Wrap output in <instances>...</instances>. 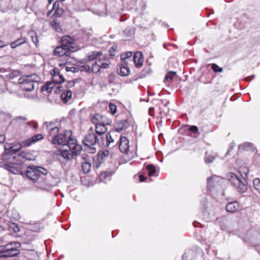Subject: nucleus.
I'll list each match as a JSON object with an SVG mask.
<instances>
[{
	"mask_svg": "<svg viewBox=\"0 0 260 260\" xmlns=\"http://www.w3.org/2000/svg\"><path fill=\"white\" fill-rule=\"evenodd\" d=\"M131 31V29H125L123 32L125 34H127L128 32H130Z\"/></svg>",
	"mask_w": 260,
	"mask_h": 260,
	"instance_id": "55",
	"label": "nucleus"
},
{
	"mask_svg": "<svg viewBox=\"0 0 260 260\" xmlns=\"http://www.w3.org/2000/svg\"><path fill=\"white\" fill-rule=\"evenodd\" d=\"M52 26L53 28L56 31L60 32L61 30V28L59 23L55 21H53L52 23Z\"/></svg>",
	"mask_w": 260,
	"mask_h": 260,
	"instance_id": "39",
	"label": "nucleus"
},
{
	"mask_svg": "<svg viewBox=\"0 0 260 260\" xmlns=\"http://www.w3.org/2000/svg\"><path fill=\"white\" fill-rule=\"evenodd\" d=\"M132 55V52H127L126 53H124L121 54V59L122 61H126V62L128 63L129 61H131V59L129 58L131 57Z\"/></svg>",
	"mask_w": 260,
	"mask_h": 260,
	"instance_id": "26",
	"label": "nucleus"
},
{
	"mask_svg": "<svg viewBox=\"0 0 260 260\" xmlns=\"http://www.w3.org/2000/svg\"><path fill=\"white\" fill-rule=\"evenodd\" d=\"M72 96V92L70 90H64L61 94V98L62 101L67 103L71 99Z\"/></svg>",
	"mask_w": 260,
	"mask_h": 260,
	"instance_id": "23",
	"label": "nucleus"
},
{
	"mask_svg": "<svg viewBox=\"0 0 260 260\" xmlns=\"http://www.w3.org/2000/svg\"><path fill=\"white\" fill-rule=\"evenodd\" d=\"M116 52V46H112L109 49V55L111 56H114L115 55Z\"/></svg>",
	"mask_w": 260,
	"mask_h": 260,
	"instance_id": "41",
	"label": "nucleus"
},
{
	"mask_svg": "<svg viewBox=\"0 0 260 260\" xmlns=\"http://www.w3.org/2000/svg\"><path fill=\"white\" fill-rule=\"evenodd\" d=\"M139 179H140V181L141 182H143V181H145V180L146 179V178L143 175H141L139 176Z\"/></svg>",
	"mask_w": 260,
	"mask_h": 260,
	"instance_id": "50",
	"label": "nucleus"
},
{
	"mask_svg": "<svg viewBox=\"0 0 260 260\" xmlns=\"http://www.w3.org/2000/svg\"><path fill=\"white\" fill-rule=\"evenodd\" d=\"M220 178L216 176H212L207 178V187L209 189H211L212 188L216 186L219 181Z\"/></svg>",
	"mask_w": 260,
	"mask_h": 260,
	"instance_id": "19",
	"label": "nucleus"
},
{
	"mask_svg": "<svg viewBox=\"0 0 260 260\" xmlns=\"http://www.w3.org/2000/svg\"><path fill=\"white\" fill-rule=\"evenodd\" d=\"M98 54H99V57H100L101 56H102L103 55V53L99 51Z\"/></svg>",
	"mask_w": 260,
	"mask_h": 260,
	"instance_id": "56",
	"label": "nucleus"
},
{
	"mask_svg": "<svg viewBox=\"0 0 260 260\" xmlns=\"http://www.w3.org/2000/svg\"><path fill=\"white\" fill-rule=\"evenodd\" d=\"M211 69L215 72V73H221L222 72L223 69L222 68L219 67L218 65L215 63H212L211 64Z\"/></svg>",
	"mask_w": 260,
	"mask_h": 260,
	"instance_id": "37",
	"label": "nucleus"
},
{
	"mask_svg": "<svg viewBox=\"0 0 260 260\" xmlns=\"http://www.w3.org/2000/svg\"><path fill=\"white\" fill-rule=\"evenodd\" d=\"M253 183L254 189L260 194V180L258 178H255Z\"/></svg>",
	"mask_w": 260,
	"mask_h": 260,
	"instance_id": "33",
	"label": "nucleus"
},
{
	"mask_svg": "<svg viewBox=\"0 0 260 260\" xmlns=\"http://www.w3.org/2000/svg\"><path fill=\"white\" fill-rule=\"evenodd\" d=\"M40 78L36 74L23 76L19 79V83L22 90L31 91L34 89L35 83L40 81Z\"/></svg>",
	"mask_w": 260,
	"mask_h": 260,
	"instance_id": "3",
	"label": "nucleus"
},
{
	"mask_svg": "<svg viewBox=\"0 0 260 260\" xmlns=\"http://www.w3.org/2000/svg\"><path fill=\"white\" fill-rule=\"evenodd\" d=\"M59 128L57 127L51 128L49 133V137L50 138L51 141L54 139V138L58 135Z\"/></svg>",
	"mask_w": 260,
	"mask_h": 260,
	"instance_id": "25",
	"label": "nucleus"
},
{
	"mask_svg": "<svg viewBox=\"0 0 260 260\" xmlns=\"http://www.w3.org/2000/svg\"><path fill=\"white\" fill-rule=\"evenodd\" d=\"M43 138V137L41 134H39L35 135L31 138L23 141L21 143H19V148H21L22 147H28L31 144L42 140Z\"/></svg>",
	"mask_w": 260,
	"mask_h": 260,
	"instance_id": "9",
	"label": "nucleus"
},
{
	"mask_svg": "<svg viewBox=\"0 0 260 260\" xmlns=\"http://www.w3.org/2000/svg\"><path fill=\"white\" fill-rule=\"evenodd\" d=\"M97 141V137L93 134H89L83 140L84 145L89 148V150L91 153H95L96 151L95 147H93L95 145Z\"/></svg>",
	"mask_w": 260,
	"mask_h": 260,
	"instance_id": "7",
	"label": "nucleus"
},
{
	"mask_svg": "<svg viewBox=\"0 0 260 260\" xmlns=\"http://www.w3.org/2000/svg\"><path fill=\"white\" fill-rule=\"evenodd\" d=\"M10 227L12 228L14 232H15V233H18L20 231L19 227L16 223H12L10 225Z\"/></svg>",
	"mask_w": 260,
	"mask_h": 260,
	"instance_id": "42",
	"label": "nucleus"
},
{
	"mask_svg": "<svg viewBox=\"0 0 260 260\" xmlns=\"http://www.w3.org/2000/svg\"><path fill=\"white\" fill-rule=\"evenodd\" d=\"M65 0H60V2H64Z\"/></svg>",
	"mask_w": 260,
	"mask_h": 260,
	"instance_id": "57",
	"label": "nucleus"
},
{
	"mask_svg": "<svg viewBox=\"0 0 260 260\" xmlns=\"http://www.w3.org/2000/svg\"><path fill=\"white\" fill-rule=\"evenodd\" d=\"M100 136L101 141L100 142L99 139V145L108 147L110 143L114 141L109 133H107L105 135H100Z\"/></svg>",
	"mask_w": 260,
	"mask_h": 260,
	"instance_id": "13",
	"label": "nucleus"
},
{
	"mask_svg": "<svg viewBox=\"0 0 260 260\" xmlns=\"http://www.w3.org/2000/svg\"><path fill=\"white\" fill-rule=\"evenodd\" d=\"M189 131L194 133H197L198 132V128L194 125L191 126L189 128Z\"/></svg>",
	"mask_w": 260,
	"mask_h": 260,
	"instance_id": "46",
	"label": "nucleus"
},
{
	"mask_svg": "<svg viewBox=\"0 0 260 260\" xmlns=\"http://www.w3.org/2000/svg\"><path fill=\"white\" fill-rule=\"evenodd\" d=\"M60 87V86H57V87H56V88H59Z\"/></svg>",
	"mask_w": 260,
	"mask_h": 260,
	"instance_id": "58",
	"label": "nucleus"
},
{
	"mask_svg": "<svg viewBox=\"0 0 260 260\" xmlns=\"http://www.w3.org/2000/svg\"><path fill=\"white\" fill-rule=\"evenodd\" d=\"M255 76L254 75H252L250 77H247L245 80L246 81H250L252 79H253L254 78Z\"/></svg>",
	"mask_w": 260,
	"mask_h": 260,
	"instance_id": "52",
	"label": "nucleus"
},
{
	"mask_svg": "<svg viewBox=\"0 0 260 260\" xmlns=\"http://www.w3.org/2000/svg\"><path fill=\"white\" fill-rule=\"evenodd\" d=\"M59 2H56L54 4H53V9L54 10L56 9H58V7H59Z\"/></svg>",
	"mask_w": 260,
	"mask_h": 260,
	"instance_id": "49",
	"label": "nucleus"
},
{
	"mask_svg": "<svg viewBox=\"0 0 260 260\" xmlns=\"http://www.w3.org/2000/svg\"><path fill=\"white\" fill-rule=\"evenodd\" d=\"M7 45L5 44V42L3 40H0V48H3L6 46Z\"/></svg>",
	"mask_w": 260,
	"mask_h": 260,
	"instance_id": "51",
	"label": "nucleus"
},
{
	"mask_svg": "<svg viewBox=\"0 0 260 260\" xmlns=\"http://www.w3.org/2000/svg\"><path fill=\"white\" fill-rule=\"evenodd\" d=\"M71 48H68L62 46H57L53 51V55L58 57H63L66 59L71 55Z\"/></svg>",
	"mask_w": 260,
	"mask_h": 260,
	"instance_id": "8",
	"label": "nucleus"
},
{
	"mask_svg": "<svg viewBox=\"0 0 260 260\" xmlns=\"http://www.w3.org/2000/svg\"><path fill=\"white\" fill-rule=\"evenodd\" d=\"M31 153L23 151L16 156H14L13 158L16 159V161L18 160L20 162L22 163L23 159L31 160Z\"/></svg>",
	"mask_w": 260,
	"mask_h": 260,
	"instance_id": "20",
	"label": "nucleus"
},
{
	"mask_svg": "<svg viewBox=\"0 0 260 260\" xmlns=\"http://www.w3.org/2000/svg\"><path fill=\"white\" fill-rule=\"evenodd\" d=\"M48 173V171L44 168L33 166L32 167H27L25 170L24 175L33 182L35 183L41 178L43 175H46Z\"/></svg>",
	"mask_w": 260,
	"mask_h": 260,
	"instance_id": "4",
	"label": "nucleus"
},
{
	"mask_svg": "<svg viewBox=\"0 0 260 260\" xmlns=\"http://www.w3.org/2000/svg\"><path fill=\"white\" fill-rule=\"evenodd\" d=\"M252 144L250 143H245L241 145V146L243 147L244 148H245L246 150H249V148L252 147Z\"/></svg>",
	"mask_w": 260,
	"mask_h": 260,
	"instance_id": "45",
	"label": "nucleus"
},
{
	"mask_svg": "<svg viewBox=\"0 0 260 260\" xmlns=\"http://www.w3.org/2000/svg\"><path fill=\"white\" fill-rule=\"evenodd\" d=\"M99 62L100 63L99 64V72H100L102 69H105L108 68L110 64V62L108 60H106L101 62V58L99 59Z\"/></svg>",
	"mask_w": 260,
	"mask_h": 260,
	"instance_id": "27",
	"label": "nucleus"
},
{
	"mask_svg": "<svg viewBox=\"0 0 260 260\" xmlns=\"http://www.w3.org/2000/svg\"><path fill=\"white\" fill-rule=\"evenodd\" d=\"M26 42V39L24 37L20 38L15 41L12 42L10 43V47L12 49H15L16 47L25 43Z\"/></svg>",
	"mask_w": 260,
	"mask_h": 260,
	"instance_id": "22",
	"label": "nucleus"
},
{
	"mask_svg": "<svg viewBox=\"0 0 260 260\" xmlns=\"http://www.w3.org/2000/svg\"><path fill=\"white\" fill-rule=\"evenodd\" d=\"M17 119L22 120H23V121H25V120H26V118L25 117H22V116L18 117H17Z\"/></svg>",
	"mask_w": 260,
	"mask_h": 260,
	"instance_id": "54",
	"label": "nucleus"
},
{
	"mask_svg": "<svg viewBox=\"0 0 260 260\" xmlns=\"http://www.w3.org/2000/svg\"><path fill=\"white\" fill-rule=\"evenodd\" d=\"M5 139H6V138L4 135H0V143H4Z\"/></svg>",
	"mask_w": 260,
	"mask_h": 260,
	"instance_id": "48",
	"label": "nucleus"
},
{
	"mask_svg": "<svg viewBox=\"0 0 260 260\" xmlns=\"http://www.w3.org/2000/svg\"><path fill=\"white\" fill-rule=\"evenodd\" d=\"M125 123V124L127 123V121L126 120L121 121V124H122L123 126H120L116 128V130L118 132H120L122 131L123 129H125L126 128L127 126L124 125Z\"/></svg>",
	"mask_w": 260,
	"mask_h": 260,
	"instance_id": "44",
	"label": "nucleus"
},
{
	"mask_svg": "<svg viewBox=\"0 0 260 260\" xmlns=\"http://www.w3.org/2000/svg\"><path fill=\"white\" fill-rule=\"evenodd\" d=\"M205 161L206 164H210L214 159V156L213 155L208 154L207 153H206L205 156Z\"/></svg>",
	"mask_w": 260,
	"mask_h": 260,
	"instance_id": "34",
	"label": "nucleus"
},
{
	"mask_svg": "<svg viewBox=\"0 0 260 260\" xmlns=\"http://www.w3.org/2000/svg\"><path fill=\"white\" fill-rule=\"evenodd\" d=\"M82 168L84 173H88L91 169V165L89 162H85L82 163Z\"/></svg>",
	"mask_w": 260,
	"mask_h": 260,
	"instance_id": "32",
	"label": "nucleus"
},
{
	"mask_svg": "<svg viewBox=\"0 0 260 260\" xmlns=\"http://www.w3.org/2000/svg\"><path fill=\"white\" fill-rule=\"evenodd\" d=\"M95 167H98V164H95Z\"/></svg>",
	"mask_w": 260,
	"mask_h": 260,
	"instance_id": "59",
	"label": "nucleus"
},
{
	"mask_svg": "<svg viewBox=\"0 0 260 260\" xmlns=\"http://www.w3.org/2000/svg\"><path fill=\"white\" fill-rule=\"evenodd\" d=\"M92 122L95 125V133L98 134V119L96 118V115H92Z\"/></svg>",
	"mask_w": 260,
	"mask_h": 260,
	"instance_id": "40",
	"label": "nucleus"
},
{
	"mask_svg": "<svg viewBox=\"0 0 260 260\" xmlns=\"http://www.w3.org/2000/svg\"><path fill=\"white\" fill-rule=\"evenodd\" d=\"M133 60L137 68L141 67L144 61L142 53L139 51L135 53L133 56Z\"/></svg>",
	"mask_w": 260,
	"mask_h": 260,
	"instance_id": "15",
	"label": "nucleus"
},
{
	"mask_svg": "<svg viewBox=\"0 0 260 260\" xmlns=\"http://www.w3.org/2000/svg\"><path fill=\"white\" fill-rule=\"evenodd\" d=\"M111 122L110 119H107L106 122H99V136L104 135L107 133L108 129L106 126L110 125Z\"/></svg>",
	"mask_w": 260,
	"mask_h": 260,
	"instance_id": "14",
	"label": "nucleus"
},
{
	"mask_svg": "<svg viewBox=\"0 0 260 260\" xmlns=\"http://www.w3.org/2000/svg\"><path fill=\"white\" fill-rule=\"evenodd\" d=\"M74 41L75 39L70 36H64L61 39V45L66 48H71V51L74 52L76 49H75V47L71 46Z\"/></svg>",
	"mask_w": 260,
	"mask_h": 260,
	"instance_id": "10",
	"label": "nucleus"
},
{
	"mask_svg": "<svg viewBox=\"0 0 260 260\" xmlns=\"http://www.w3.org/2000/svg\"><path fill=\"white\" fill-rule=\"evenodd\" d=\"M66 71L67 72H72L73 73L78 72L79 71V69L78 68L75 67H66Z\"/></svg>",
	"mask_w": 260,
	"mask_h": 260,
	"instance_id": "43",
	"label": "nucleus"
},
{
	"mask_svg": "<svg viewBox=\"0 0 260 260\" xmlns=\"http://www.w3.org/2000/svg\"><path fill=\"white\" fill-rule=\"evenodd\" d=\"M228 180L236 190L240 193H245L247 190V183L240 173L235 174L229 172L226 175Z\"/></svg>",
	"mask_w": 260,
	"mask_h": 260,
	"instance_id": "2",
	"label": "nucleus"
},
{
	"mask_svg": "<svg viewBox=\"0 0 260 260\" xmlns=\"http://www.w3.org/2000/svg\"><path fill=\"white\" fill-rule=\"evenodd\" d=\"M116 68L117 73L122 76H127L130 73L129 69L128 67V63L126 61H121V63L118 64Z\"/></svg>",
	"mask_w": 260,
	"mask_h": 260,
	"instance_id": "11",
	"label": "nucleus"
},
{
	"mask_svg": "<svg viewBox=\"0 0 260 260\" xmlns=\"http://www.w3.org/2000/svg\"><path fill=\"white\" fill-rule=\"evenodd\" d=\"M112 171H105L101 173L99 176V179L101 181L105 183L111 180V177L113 175Z\"/></svg>",
	"mask_w": 260,
	"mask_h": 260,
	"instance_id": "21",
	"label": "nucleus"
},
{
	"mask_svg": "<svg viewBox=\"0 0 260 260\" xmlns=\"http://www.w3.org/2000/svg\"><path fill=\"white\" fill-rule=\"evenodd\" d=\"M96 60L94 61V63H90L87 62V64L82 66V71H85L88 72L98 73V66L96 64Z\"/></svg>",
	"mask_w": 260,
	"mask_h": 260,
	"instance_id": "16",
	"label": "nucleus"
},
{
	"mask_svg": "<svg viewBox=\"0 0 260 260\" xmlns=\"http://www.w3.org/2000/svg\"><path fill=\"white\" fill-rule=\"evenodd\" d=\"M4 148L6 153L10 154H15L21 149L19 148V144L16 146L10 144H6Z\"/></svg>",
	"mask_w": 260,
	"mask_h": 260,
	"instance_id": "18",
	"label": "nucleus"
},
{
	"mask_svg": "<svg viewBox=\"0 0 260 260\" xmlns=\"http://www.w3.org/2000/svg\"><path fill=\"white\" fill-rule=\"evenodd\" d=\"M20 246L18 242H11L3 246L0 251V257H13L19 253L18 248Z\"/></svg>",
	"mask_w": 260,
	"mask_h": 260,
	"instance_id": "5",
	"label": "nucleus"
},
{
	"mask_svg": "<svg viewBox=\"0 0 260 260\" xmlns=\"http://www.w3.org/2000/svg\"><path fill=\"white\" fill-rule=\"evenodd\" d=\"M75 85V82L73 81H70L67 82V87L71 88L73 87Z\"/></svg>",
	"mask_w": 260,
	"mask_h": 260,
	"instance_id": "47",
	"label": "nucleus"
},
{
	"mask_svg": "<svg viewBox=\"0 0 260 260\" xmlns=\"http://www.w3.org/2000/svg\"><path fill=\"white\" fill-rule=\"evenodd\" d=\"M176 73L174 72H169L165 76L164 82L167 83L169 81H172Z\"/></svg>",
	"mask_w": 260,
	"mask_h": 260,
	"instance_id": "29",
	"label": "nucleus"
},
{
	"mask_svg": "<svg viewBox=\"0 0 260 260\" xmlns=\"http://www.w3.org/2000/svg\"><path fill=\"white\" fill-rule=\"evenodd\" d=\"M101 122H106V119H108L105 116H102L101 117Z\"/></svg>",
	"mask_w": 260,
	"mask_h": 260,
	"instance_id": "53",
	"label": "nucleus"
},
{
	"mask_svg": "<svg viewBox=\"0 0 260 260\" xmlns=\"http://www.w3.org/2000/svg\"><path fill=\"white\" fill-rule=\"evenodd\" d=\"M54 83H48L45 84L42 88V90L46 91L48 93H50L52 91L53 88L54 87Z\"/></svg>",
	"mask_w": 260,
	"mask_h": 260,
	"instance_id": "28",
	"label": "nucleus"
},
{
	"mask_svg": "<svg viewBox=\"0 0 260 260\" xmlns=\"http://www.w3.org/2000/svg\"><path fill=\"white\" fill-rule=\"evenodd\" d=\"M240 208L241 207L239 203L237 201L229 203L225 207L226 211L230 213H234L238 211Z\"/></svg>",
	"mask_w": 260,
	"mask_h": 260,
	"instance_id": "17",
	"label": "nucleus"
},
{
	"mask_svg": "<svg viewBox=\"0 0 260 260\" xmlns=\"http://www.w3.org/2000/svg\"><path fill=\"white\" fill-rule=\"evenodd\" d=\"M119 148L123 153H126L129 149V141L126 137H121L119 140Z\"/></svg>",
	"mask_w": 260,
	"mask_h": 260,
	"instance_id": "12",
	"label": "nucleus"
},
{
	"mask_svg": "<svg viewBox=\"0 0 260 260\" xmlns=\"http://www.w3.org/2000/svg\"><path fill=\"white\" fill-rule=\"evenodd\" d=\"M53 144L61 145V154L63 158L68 160H71L74 155H78L82 150L81 146L76 144V140L72 136L70 130L64 131L52 140Z\"/></svg>",
	"mask_w": 260,
	"mask_h": 260,
	"instance_id": "1",
	"label": "nucleus"
},
{
	"mask_svg": "<svg viewBox=\"0 0 260 260\" xmlns=\"http://www.w3.org/2000/svg\"><path fill=\"white\" fill-rule=\"evenodd\" d=\"M109 112L112 114L114 115L117 112V107L116 106L112 103H110L109 104Z\"/></svg>",
	"mask_w": 260,
	"mask_h": 260,
	"instance_id": "36",
	"label": "nucleus"
},
{
	"mask_svg": "<svg viewBox=\"0 0 260 260\" xmlns=\"http://www.w3.org/2000/svg\"><path fill=\"white\" fill-rule=\"evenodd\" d=\"M97 57L98 52L95 51L93 52L91 54L88 55L86 61L90 63H94L95 59H96Z\"/></svg>",
	"mask_w": 260,
	"mask_h": 260,
	"instance_id": "30",
	"label": "nucleus"
},
{
	"mask_svg": "<svg viewBox=\"0 0 260 260\" xmlns=\"http://www.w3.org/2000/svg\"><path fill=\"white\" fill-rule=\"evenodd\" d=\"M109 151L107 150H105L99 152V157H100L102 159H104L105 158L108 157L109 155Z\"/></svg>",
	"mask_w": 260,
	"mask_h": 260,
	"instance_id": "38",
	"label": "nucleus"
},
{
	"mask_svg": "<svg viewBox=\"0 0 260 260\" xmlns=\"http://www.w3.org/2000/svg\"><path fill=\"white\" fill-rule=\"evenodd\" d=\"M2 71V69L0 68V72Z\"/></svg>",
	"mask_w": 260,
	"mask_h": 260,
	"instance_id": "61",
	"label": "nucleus"
},
{
	"mask_svg": "<svg viewBox=\"0 0 260 260\" xmlns=\"http://www.w3.org/2000/svg\"><path fill=\"white\" fill-rule=\"evenodd\" d=\"M31 36V40L32 42L37 46L38 43V39L37 36L36 35V32L34 31H31L29 32Z\"/></svg>",
	"mask_w": 260,
	"mask_h": 260,
	"instance_id": "35",
	"label": "nucleus"
},
{
	"mask_svg": "<svg viewBox=\"0 0 260 260\" xmlns=\"http://www.w3.org/2000/svg\"><path fill=\"white\" fill-rule=\"evenodd\" d=\"M49 2L50 3L52 0H48Z\"/></svg>",
	"mask_w": 260,
	"mask_h": 260,
	"instance_id": "60",
	"label": "nucleus"
},
{
	"mask_svg": "<svg viewBox=\"0 0 260 260\" xmlns=\"http://www.w3.org/2000/svg\"><path fill=\"white\" fill-rule=\"evenodd\" d=\"M3 166L4 169L13 174L24 176L26 167L21 162L11 164L4 162Z\"/></svg>",
	"mask_w": 260,
	"mask_h": 260,
	"instance_id": "6",
	"label": "nucleus"
},
{
	"mask_svg": "<svg viewBox=\"0 0 260 260\" xmlns=\"http://www.w3.org/2000/svg\"><path fill=\"white\" fill-rule=\"evenodd\" d=\"M54 75L52 76V81L56 84H60L64 81V78L63 76L59 74L58 73L55 74V70H54Z\"/></svg>",
	"mask_w": 260,
	"mask_h": 260,
	"instance_id": "24",
	"label": "nucleus"
},
{
	"mask_svg": "<svg viewBox=\"0 0 260 260\" xmlns=\"http://www.w3.org/2000/svg\"><path fill=\"white\" fill-rule=\"evenodd\" d=\"M146 169L148 171L149 176H152L156 172V168L153 165H149L146 167Z\"/></svg>",
	"mask_w": 260,
	"mask_h": 260,
	"instance_id": "31",
	"label": "nucleus"
}]
</instances>
